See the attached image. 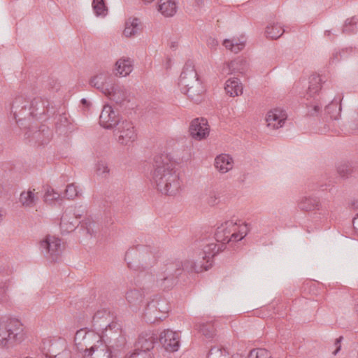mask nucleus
I'll use <instances>...</instances> for the list:
<instances>
[{
  "mask_svg": "<svg viewBox=\"0 0 358 358\" xmlns=\"http://www.w3.org/2000/svg\"><path fill=\"white\" fill-rule=\"evenodd\" d=\"M49 358H70V352H64L58 354L45 355Z\"/></svg>",
  "mask_w": 358,
  "mask_h": 358,
  "instance_id": "3c124183",
  "label": "nucleus"
},
{
  "mask_svg": "<svg viewBox=\"0 0 358 358\" xmlns=\"http://www.w3.org/2000/svg\"><path fill=\"white\" fill-rule=\"evenodd\" d=\"M80 189L73 183L67 185L66 190H64V196L71 200H73L76 197L80 196Z\"/></svg>",
  "mask_w": 358,
  "mask_h": 358,
  "instance_id": "a19ab883",
  "label": "nucleus"
},
{
  "mask_svg": "<svg viewBox=\"0 0 358 358\" xmlns=\"http://www.w3.org/2000/svg\"><path fill=\"white\" fill-rule=\"evenodd\" d=\"M284 33V29L279 24H270L266 27L265 34L271 39H278Z\"/></svg>",
  "mask_w": 358,
  "mask_h": 358,
  "instance_id": "c9c22d12",
  "label": "nucleus"
},
{
  "mask_svg": "<svg viewBox=\"0 0 358 358\" xmlns=\"http://www.w3.org/2000/svg\"><path fill=\"white\" fill-rule=\"evenodd\" d=\"M6 282H1L0 284V304L6 301Z\"/></svg>",
  "mask_w": 358,
  "mask_h": 358,
  "instance_id": "8fccbe9b",
  "label": "nucleus"
},
{
  "mask_svg": "<svg viewBox=\"0 0 358 358\" xmlns=\"http://www.w3.org/2000/svg\"><path fill=\"white\" fill-rule=\"evenodd\" d=\"M156 260L155 253L147 245H136L127 250L125 253L127 267L137 271H148L155 265Z\"/></svg>",
  "mask_w": 358,
  "mask_h": 358,
  "instance_id": "0eeeda50",
  "label": "nucleus"
},
{
  "mask_svg": "<svg viewBox=\"0 0 358 358\" xmlns=\"http://www.w3.org/2000/svg\"><path fill=\"white\" fill-rule=\"evenodd\" d=\"M143 1H144L147 3H150V2L153 1V0H143Z\"/></svg>",
  "mask_w": 358,
  "mask_h": 358,
  "instance_id": "680f3d73",
  "label": "nucleus"
},
{
  "mask_svg": "<svg viewBox=\"0 0 358 358\" xmlns=\"http://www.w3.org/2000/svg\"><path fill=\"white\" fill-rule=\"evenodd\" d=\"M222 44H224L226 49L232 51L234 53H237L245 48V39L243 38L231 40L226 39Z\"/></svg>",
  "mask_w": 358,
  "mask_h": 358,
  "instance_id": "72a5a7b5",
  "label": "nucleus"
},
{
  "mask_svg": "<svg viewBox=\"0 0 358 358\" xmlns=\"http://www.w3.org/2000/svg\"><path fill=\"white\" fill-rule=\"evenodd\" d=\"M141 29L139 20L138 18H129L125 22L123 34L127 38H131L138 34Z\"/></svg>",
  "mask_w": 358,
  "mask_h": 358,
  "instance_id": "7c9ffc66",
  "label": "nucleus"
},
{
  "mask_svg": "<svg viewBox=\"0 0 358 358\" xmlns=\"http://www.w3.org/2000/svg\"><path fill=\"white\" fill-rule=\"evenodd\" d=\"M338 173L343 178L348 177L351 173L350 166L348 164H343L338 166Z\"/></svg>",
  "mask_w": 358,
  "mask_h": 358,
  "instance_id": "de8ad7c7",
  "label": "nucleus"
},
{
  "mask_svg": "<svg viewBox=\"0 0 358 358\" xmlns=\"http://www.w3.org/2000/svg\"><path fill=\"white\" fill-rule=\"evenodd\" d=\"M80 103H81V105L84 106L85 110H88V108L90 107V103L85 98L81 99Z\"/></svg>",
  "mask_w": 358,
  "mask_h": 358,
  "instance_id": "864d4df0",
  "label": "nucleus"
},
{
  "mask_svg": "<svg viewBox=\"0 0 358 358\" xmlns=\"http://www.w3.org/2000/svg\"><path fill=\"white\" fill-rule=\"evenodd\" d=\"M119 348H113L109 346H100L96 349L78 350L83 353L84 358H112V350H116Z\"/></svg>",
  "mask_w": 358,
  "mask_h": 358,
  "instance_id": "393cba45",
  "label": "nucleus"
},
{
  "mask_svg": "<svg viewBox=\"0 0 358 358\" xmlns=\"http://www.w3.org/2000/svg\"><path fill=\"white\" fill-rule=\"evenodd\" d=\"M92 8L96 16L104 17L107 15V8L104 5L103 0H93Z\"/></svg>",
  "mask_w": 358,
  "mask_h": 358,
  "instance_id": "58836bf2",
  "label": "nucleus"
},
{
  "mask_svg": "<svg viewBox=\"0 0 358 358\" xmlns=\"http://www.w3.org/2000/svg\"><path fill=\"white\" fill-rule=\"evenodd\" d=\"M3 217V215L2 214V210L0 208V222L2 220V217Z\"/></svg>",
  "mask_w": 358,
  "mask_h": 358,
  "instance_id": "13d9d810",
  "label": "nucleus"
},
{
  "mask_svg": "<svg viewBox=\"0 0 358 358\" xmlns=\"http://www.w3.org/2000/svg\"><path fill=\"white\" fill-rule=\"evenodd\" d=\"M343 57H345V54L343 53V50H341L339 52L333 54V58H331V60H333V62H338V60Z\"/></svg>",
  "mask_w": 358,
  "mask_h": 358,
  "instance_id": "603ef678",
  "label": "nucleus"
},
{
  "mask_svg": "<svg viewBox=\"0 0 358 358\" xmlns=\"http://www.w3.org/2000/svg\"><path fill=\"white\" fill-rule=\"evenodd\" d=\"M348 50L351 51V49H345V50H343V53H345V51H348Z\"/></svg>",
  "mask_w": 358,
  "mask_h": 358,
  "instance_id": "0e129e2a",
  "label": "nucleus"
},
{
  "mask_svg": "<svg viewBox=\"0 0 358 358\" xmlns=\"http://www.w3.org/2000/svg\"><path fill=\"white\" fill-rule=\"evenodd\" d=\"M249 358H271V354L264 348H257L250 352Z\"/></svg>",
  "mask_w": 358,
  "mask_h": 358,
  "instance_id": "37998d69",
  "label": "nucleus"
},
{
  "mask_svg": "<svg viewBox=\"0 0 358 358\" xmlns=\"http://www.w3.org/2000/svg\"><path fill=\"white\" fill-rule=\"evenodd\" d=\"M208 203L211 206H214L216 203V196H215V193H210V199H208Z\"/></svg>",
  "mask_w": 358,
  "mask_h": 358,
  "instance_id": "5fc2aeb1",
  "label": "nucleus"
},
{
  "mask_svg": "<svg viewBox=\"0 0 358 358\" xmlns=\"http://www.w3.org/2000/svg\"><path fill=\"white\" fill-rule=\"evenodd\" d=\"M287 117V115H286V113L283 110L277 108L268 112L265 121H266L268 127L278 129L284 126Z\"/></svg>",
  "mask_w": 358,
  "mask_h": 358,
  "instance_id": "4be33fe9",
  "label": "nucleus"
},
{
  "mask_svg": "<svg viewBox=\"0 0 358 358\" xmlns=\"http://www.w3.org/2000/svg\"><path fill=\"white\" fill-rule=\"evenodd\" d=\"M115 75L126 77L132 72V60L127 58H121L115 62Z\"/></svg>",
  "mask_w": 358,
  "mask_h": 358,
  "instance_id": "cd10ccee",
  "label": "nucleus"
},
{
  "mask_svg": "<svg viewBox=\"0 0 358 358\" xmlns=\"http://www.w3.org/2000/svg\"><path fill=\"white\" fill-rule=\"evenodd\" d=\"M236 229V222L233 220L226 221L221 224L214 233V240L219 244L214 242L206 243L203 244L202 250L199 252V257L213 259L217 253L223 251L226 248V244L233 241V238L230 236H231V231Z\"/></svg>",
  "mask_w": 358,
  "mask_h": 358,
  "instance_id": "39448f33",
  "label": "nucleus"
},
{
  "mask_svg": "<svg viewBox=\"0 0 358 358\" xmlns=\"http://www.w3.org/2000/svg\"><path fill=\"white\" fill-rule=\"evenodd\" d=\"M248 233V226L247 224L236 225V229L232 231L233 241H241Z\"/></svg>",
  "mask_w": 358,
  "mask_h": 358,
  "instance_id": "4c0bfd02",
  "label": "nucleus"
},
{
  "mask_svg": "<svg viewBox=\"0 0 358 358\" xmlns=\"http://www.w3.org/2000/svg\"><path fill=\"white\" fill-rule=\"evenodd\" d=\"M297 206H299V210L306 212L317 210L322 215H325L328 213L327 208L320 203V199L311 195L301 197Z\"/></svg>",
  "mask_w": 358,
  "mask_h": 358,
  "instance_id": "a211bd4d",
  "label": "nucleus"
},
{
  "mask_svg": "<svg viewBox=\"0 0 358 358\" xmlns=\"http://www.w3.org/2000/svg\"><path fill=\"white\" fill-rule=\"evenodd\" d=\"M22 341V324L14 317L3 319L0 323V342L3 346L8 348L14 343Z\"/></svg>",
  "mask_w": 358,
  "mask_h": 358,
  "instance_id": "6e6552de",
  "label": "nucleus"
},
{
  "mask_svg": "<svg viewBox=\"0 0 358 358\" xmlns=\"http://www.w3.org/2000/svg\"><path fill=\"white\" fill-rule=\"evenodd\" d=\"M109 79V76L107 73H100L90 80V85L99 90H108L113 85L108 84L107 82Z\"/></svg>",
  "mask_w": 358,
  "mask_h": 358,
  "instance_id": "c85d7f7f",
  "label": "nucleus"
},
{
  "mask_svg": "<svg viewBox=\"0 0 358 358\" xmlns=\"http://www.w3.org/2000/svg\"><path fill=\"white\" fill-rule=\"evenodd\" d=\"M34 189H29L21 192L20 194V203L24 208H34L38 201L37 195Z\"/></svg>",
  "mask_w": 358,
  "mask_h": 358,
  "instance_id": "473e14b6",
  "label": "nucleus"
},
{
  "mask_svg": "<svg viewBox=\"0 0 358 358\" xmlns=\"http://www.w3.org/2000/svg\"><path fill=\"white\" fill-rule=\"evenodd\" d=\"M74 344H76L78 351L99 348L100 346L120 348H114L110 344L105 343L99 334L93 331H87L86 329H80L76 331V336H74Z\"/></svg>",
  "mask_w": 358,
  "mask_h": 358,
  "instance_id": "9d476101",
  "label": "nucleus"
},
{
  "mask_svg": "<svg viewBox=\"0 0 358 358\" xmlns=\"http://www.w3.org/2000/svg\"><path fill=\"white\" fill-rule=\"evenodd\" d=\"M178 86L182 94H185L190 100L195 103L201 101V96L204 92L202 83L197 77L194 64L188 61L183 66L181 75L178 78Z\"/></svg>",
  "mask_w": 358,
  "mask_h": 358,
  "instance_id": "423d86ee",
  "label": "nucleus"
},
{
  "mask_svg": "<svg viewBox=\"0 0 358 358\" xmlns=\"http://www.w3.org/2000/svg\"><path fill=\"white\" fill-rule=\"evenodd\" d=\"M169 310L170 306L166 299L159 294H155L145 305L143 311V318L147 323L162 321Z\"/></svg>",
  "mask_w": 358,
  "mask_h": 358,
  "instance_id": "1a4fd4ad",
  "label": "nucleus"
},
{
  "mask_svg": "<svg viewBox=\"0 0 358 358\" xmlns=\"http://www.w3.org/2000/svg\"><path fill=\"white\" fill-rule=\"evenodd\" d=\"M85 214V206L84 205L66 208L64 214L61 216V232H62V234L73 232L78 224H80V218Z\"/></svg>",
  "mask_w": 358,
  "mask_h": 358,
  "instance_id": "9b49d317",
  "label": "nucleus"
},
{
  "mask_svg": "<svg viewBox=\"0 0 358 358\" xmlns=\"http://www.w3.org/2000/svg\"><path fill=\"white\" fill-rule=\"evenodd\" d=\"M236 61H232L228 64H226L225 66H224V69H222V71H224V73H225L227 75H231L235 70V66H236Z\"/></svg>",
  "mask_w": 358,
  "mask_h": 358,
  "instance_id": "09e8293b",
  "label": "nucleus"
},
{
  "mask_svg": "<svg viewBox=\"0 0 358 358\" xmlns=\"http://www.w3.org/2000/svg\"><path fill=\"white\" fill-rule=\"evenodd\" d=\"M195 329L199 330L206 338H212L214 336L215 329L211 322L197 323L195 324Z\"/></svg>",
  "mask_w": 358,
  "mask_h": 358,
  "instance_id": "e433bc0d",
  "label": "nucleus"
},
{
  "mask_svg": "<svg viewBox=\"0 0 358 358\" xmlns=\"http://www.w3.org/2000/svg\"><path fill=\"white\" fill-rule=\"evenodd\" d=\"M52 135L51 134V131H50L49 128L45 125H42L36 131H28L25 132V138L30 140V141H34L38 145H45L48 143L51 138Z\"/></svg>",
  "mask_w": 358,
  "mask_h": 358,
  "instance_id": "b1692460",
  "label": "nucleus"
},
{
  "mask_svg": "<svg viewBox=\"0 0 358 358\" xmlns=\"http://www.w3.org/2000/svg\"><path fill=\"white\" fill-rule=\"evenodd\" d=\"M111 129H113V137L119 145H129L136 140V131L132 122L120 123Z\"/></svg>",
  "mask_w": 358,
  "mask_h": 358,
  "instance_id": "4468645a",
  "label": "nucleus"
},
{
  "mask_svg": "<svg viewBox=\"0 0 358 358\" xmlns=\"http://www.w3.org/2000/svg\"><path fill=\"white\" fill-rule=\"evenodd\" d=\"M212 264L213 259L199 257L194 260H186L185 262L178 259L168 261L159 267L155 275L151 273H145L143 275V289L170 290L177 285L178 277L182 275L183 271L200 273L204 271H208Z\"/></svg>",
  "mask_w": 358,
  "mask_h": 358,
  "instance_id": "f257e3e1",
  "label": "nucleus"
},
{
  "mask_svg": "<svg viewBox=\"0 0 358 358\" xmlns=\"http://www.w3.org/2000/svg\"><path fill=\"white\" fill-rule=\"evenodd\" d=\"M42 350L45 355H57L64 352H70L66 348V343L62 338L45 340L42 345Z\"/></svg>",
  "mask_w": 358,
  "mask_h": 358,
  "instance_id": "5701e85b",
  "label": "nucleus"
},
{
  "mask_svg": "<svg viewBox=\"0 0 358 358\" xmlns=\"http://www.w3.org/2000/svg\"><path fill=\"white\" fill-rule=\"evenodd\" d=\"M339 351V347L336 348V350L334 351V355H336Z\"/></svg>",
  "mask_w": 358,
  "mask_h": 358,
  "instance_id": "052dcab7",
  "label": "nucleus"
},
{
  "mask_svg": "<svg viewBox=\"0 0 358 358\" xmlns=\"http://www.w3.org/2000/svg\"><path fill=\"white\" fill-rule=\"evenodd\" d=\"M6 109L10 111V115H13V118L18 124H22V121L29 120L30 118L41 120V117L46 115L48 117L55 116L54 124L55 129L60 134L66 132L69 127L66 114L64 112L57 114L56 109L50 105L49 101L40 97L27 100L22 96H17L13 103L6 106Z\"/></svg>",
  "mask_w": 358,
  "mask_h": 358,
  "instance_id": "f03ea898",
  "label": "nucleus"
},
{
  "mask_svg": "<svg viewBox=\"0 0 358 358\" xmlns=\"http://www.w3.org/2000/svg\"><path fill=\"white\" fill-rule=\"evenodd\" d=\"M226 94L229 96L234 97L239 96L242 93V85L236 78H231L225 84Z\"/></svg>",
  "mask_w": 358,
  "mask_h": 358,
  "instance_id": "2f4dec72",
  "label": "nucleus"
},
{
  "mask_svg": "<svg viewBox=\"0 0 358 358\" xmlns=\"http://www.w3.org/2000/svg\"><path fill=\"white\" fill-rule=\"evenodd\" d=\"M353 227L358 231V215L353 219Z\"/></svg>",
  "mask_w": 358,
  "mask_h": 358,
  "instance_id": "6e6d98bb",
  "label": "nucleus"
},
{
  "mask_svg": "<svg viewBox=\"0 0 358 358\" xmlns=\"http://www.w3.org/2000/svg\"><path fill=\"white\" fill-rule=\"evenodd\" d=\"M124 122L131 121L122 119L119 114L113 110L111 106H103L99 116V124L103 129H110L114 126L119 125Z\"/></svg>",
  "mask_w": 358,
  "mask_h": 358,
  "instance_id": "f3484780",
  "label": "nucleus"
},
{
  "mask_svg": "<svg viewBox=\"0 0 358 358\" xmlns=\"http://www.w3.org/2000/svg\"><path fill=\"white\" fill-rule=\"evenodd\" d=\"M81 227L85 228L86 233L90 236H95L100 229V224L96 221L94 220L92 217H88L85 219L84 222L81 224Z\"/></svg>",
  "mask_w": 358,
  "mask_h": 358,
  "instance_id": "f704fd0d",
  "label": "nucleus"
},
{
  "mask_svg": "<svg viewBox=\"0 0 358 358\" xmlns=\"http://www.w3.org/2000/svg\"><path fill=\"white\" fill-rule=\"evenodd\" d=\"M27 358H30V357H27Z\"/></svg>",
  "mask_w": 358,
  "mask_h": 358,
  "instance_id": "69168bd1",
  "label": "nucleus"
},
{
  "mask_svg": "<svg viewBox=\"0 0 358 358\" xmlns=\"http://www.w3.org/2000/svg\"><path fill=\"white\" fill-rule=\"evenodd\" d=\"M348 50L351 51V49H345V50H343V53H345V51H348Z\"/></svg>",
  "mask_w": 358,
  "mask_h": 358,
  "instance_id": "e2e57ef3",
  "label": "nucleus"
},
{
  "mask_svg": "<svg viewBox=\"0 0 358 358\" xmlns=\"http://www.w3.org/2000/svg\"><path fill=\"white\" fill-rule=\"evenodd\" d=\"M348 128H350L352 132L358 130V113L353 112L350 115V120L348 122Z\"/></svg>",
  "mask_w": 358,
  "mask_h": 358,
  "instance_id": "c03bdc74",
  "label": "nucleus"
},
{
  "mask_svg": "<svg viewBox=\"0 0 358 358\" xmlns=\"http://www.w3.org/2000/svg\"><path fill=\"white\" fill-rule=\"evenodd\" d=\"M96 174L99 176H106L108 174L109 169L107 166V164L103 161L96 163Z\"/></svg>",
  "mask_w": 358,
  "mask_h": 358,
  "instance_id": "49530a36",
  "label": "nucleus"
},
{
  "mask_svg": "<svg viewBox=\"0 0 358 358\" xmlns=\"http://www.w3.org/2000/svg\"><path fill=\"white\" fill-rule=\"evenodd\" d=\"M177 10V5L173 0H159L158 11L166 17L173 16Z\"/></svg>",
  "mask_w": 358,
  "mask_h": 358,
  "instance_id": "c756f323",
  "label": "nucleus"
},
{
  "mask_svg": "<svg viewBox=\"0 0 358 358\" xmlns=\"http://www.w3.org/2000/svg\"><path fill=\"white\" fill-rule=\"evenodd\" d=\"M357 30V19L355 17L347 19L343 24V32L348 34H353Z\"/></svg>",
  "mask_w": 358,
  "mask_h": 358,
  "instance_id": "ea45409f",
  "label": "nucleus"
},
{
  "mask_svg": "<svg viewBox=\"0 0 358 358\" xmlns=\"http://www.w3.org/2000/svg\"><path fill=\"white\" fill-rule=\"evenodd\" d=\"M157 337L151 331L143 332L139 334L138 340L136 341L135 351L127 356V358H150L147 352L153 348Z\"/></svg>",
  "mask_w": 358,
  "mask_h": 358,
  "instance_id": "2eb2a0df",
  "label": "nucleus"
},
{
  "mask_svg": "<svg viewBox=\"0 0 358 358\" xmlns=\"http://www.w3.org/2000/svg\"><path fill=\"white\" fill-rule=\"evenodd\" d=\"M158 341L162 345L163 348L169 352H175L179 348V334L171 329H166L159 334Z\"/></svg>",
  "mask_w": 358,
  "mask_h": 358,
  "instance_id": "6ab92c4d",
  "label": "nucleus"
},
{
  "mask_svg": "<svg viewBox=\"0 0 358 358\" xmlns=\"http://www.w3.org/2000/svg\"><path fill=\"white\" fill-rule=\"evenodd\" d=\"M320 83L322 79L318 75H311L309 78V87H308L306 99L309 101L307 103V115L313 117L320 113V108L324 106V114L331 117V120L336 121L339 118L341 113V106L338 101L331 100V103L326 104L327 101L324 100L323 96L318 94L320 90Z\"/></svg>",
  "mask_w": 358,
  "mask_h": 358,
  "instance_id": "20e7f679",
  "label": "nucleus"
},
{
  "mask_svg": "<svg viewBox=\"0 0 358 358\" xmlns=\"http://www.w3.org/2000/svg\"><path fill=\"white\" fill-rule=\"evenodd\" d=\"M207 358H229L226 350L220 347H213L210 348V352L207 355Z\"/></svg>",
  "mask_w": 358,
  "mask_h": 358,
  "instance_id": "79ce46f5",
  "label": "nucleus"
},
{
  "mask_svg": "<svg viewBox=\"0 0 358 358\" xmlns=\"http://www.w3.org/2000/svg\"><path fill=\"white\" fill-rule=\"evenodd\" d=\"M341 340H342V336H340V338L336 339V344H338L339 343V341H341Z\"/></svg>",
  "mask_w": 358,
  "mask_h": 358,
  "instance_id": "bf43d9fd",
  "label": "nucleus"
},
{
  "mask_svg": "<svg viewBox=\"0 0 358 358\" xmlns=\"http://www.w3.org/2000/svg\"><path fill=\"white\" fill-rule=\"evenodd\" d=\"M331 34V31H330V30H327V31H324V36H329Z\"/></svg>",
  "mask_w": 358,
  "mask_h": 358,
  "instance_id": "4d7b16f0",
  "label": "nucleus"
},
{
  "mask_svg": "<svg viewBox=\"0 0 358 358\" xmlns=\"http://www.w3.org/2000/svg\"><path fill=\"white\" fill-rule=\"evenodd\" d=\"M38 248L45 260L56 262L61 256V240L52 235H47L41 240Z\"/></svg>",
  "mask_w": 358,
  "mask_h": 358,
  "instance_id": "ddd939ff",
  "label": "nucleus"
},
{
  "mask_svg": "<svg viewBox=\"0 0 358 358\" xmlns=\"http://www.w3.org/2000/svg\"><path fill=\"white\" fill-rule=\"evenodd\" d=\"M151 182L158 192L166 196H175L178 193L180 180L175 169V162L168 154L163 153L155 156Z\"/></svg>",
  "mask_w": 358,
  "mask_h": 358,
  "instance_id": "7ed1b4c3",
  "label": "nucleus"
},
{
  "mask_svg": "<svg viewBox=\"0 0 358 358\" xmlns=\"http://www.w3.org/2000/svg\"><path fill=\"white\" fill-rule=\"evenodd\" d=\"M93 329H101L103 327L119 325V323L113 320V316L106 308L96 310L91 320Z\"/></svg>",
  "mask_w": 358,
  "mask_h": 358,
  "instance_id": "aec40b11",
  "label": "nucleus"
},
{
  "mask_svg": "<svg viewBox=\"0 0 358 358\" xmlns=\"http://www.w3.org/2000/svg\"><path fill=\"white\" fill-rule=\"evenodd\" d=\"M143 292L137 288L130 289L125 294V299H127V304L134 311L139 309V305L143 302Z\"/></svg>",
  "mask_w": 358,
  "mask_h": 358,
  "instance_id": "a878e982",
  "label": "nucleus"
},
{
  "mask_svg": "<svg viewBox=\"0 0 358 358\" xmlns=\"http://www.w3.org/2000/svg\"><path fill=\"white\" fill-rule=\"evenodd\" d=\"M87 331H94L103 339V342L109 343L114 348H122L126 343L120 324H112L111 327H103L102 329H93Z\"/></svg>",
  "mask_w": 358,
  "mask_h": 358,
  "instance_id": "f8f14e48",
  "label": "nucleus"
},
{
  "mask_svg": "<svg viewBox=\"0 0 358 358\" xmlns=\"http://www.w3.org/2000/svg\"><path fill=\"white\" fill-rule=\"evenodd\" d=\"M103 94L108 96V99L114 101L115 104L122 107L129 102L131 94L124 88V85L120 84L112 85L111 87L106 90H100Z\"/></svg>",
  "mask_w": 358,
  "mask_h": 358,
  "instance_id": "dca6fc26",
  "label": "nucleus"
},
{
  "mask_svg": "<svg viewBox=\"0 0 358 358\" xmlns=\"http://www.w3.org/2000/svg\"><path fill=\"white\" fill-rule=\"evenodd\" d=\"M214 166L217 171L224 174L233 169V158L228 154H220L214 159Z\"/></svg>",
  "mask_w": 358,
  "mask_h": 358,
  "instance_id": "bb28decb",
  "label": "nucleus"
},
{
  "mask_svg": "<svg viewBox=\"0 0 358 358\" xmlns=\"http://www.w3.org/2000/svg\"><path fill=\"white\" fill-rule=\"evenodd\" d=\"M59 198V194L55 192L53 189L48 188L45 193V201L47 203H51L52 201H56Z\"/></svg>",
  "mask_w": 358,
  "mask_h": 358,
  "instance_id": "a18cd8bd",
  "label": "nucleus"
},
{
  "mask_svg": "<svg viewBox=\"0 0 358 358\" xmlns=\"http://www.w3.org/2000/svg\"><path fill=\"white\" fill-rule=\"evenodd\" d=\"M190 136L196 141H200L206 138L209 134V126L203 117L196 118L190 122L189 126Z\"/></svg>",
  "mask_w": 358,
  "mask_h": 358,
  "instance_id": "412c9836",
  "label": "nucleus"
}]
</instances>
